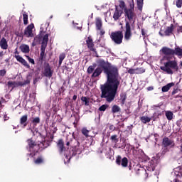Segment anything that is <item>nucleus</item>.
<instances>
[{
	"instance_id": "obj_1",
	"label": "nucleus",
	"mask_w": 182,
	"mask_h": 182,
	"mask_svg": "<svg viewBox=\"0 0 182 182\" xmlns=\"http://www.w3.org/2000/svg\"><path fill=\"white\" fill-rule=\"evenodd\" d=\"M107 77V82L100 85V97L105 99L108 103H112L116 97L120 81L119 80V75Z\"/></svg>"
},
{
	"instance_id": "obj_2",
	"label": "nucleus",
	"mask_w": 182,
	"mask_h": 182,
	"mask_svg": "<svg viewBox=\"0 0 182 182\" xmlns=\"http://www.w3.org/2000/svg\"><path fill=\"white\" fill-rule=\"evenodd\" d=\"M161 52H162L164 59H166L168 62L164 63V66H161V70L163 72H166L168 75H173V70H176V72H178V65L177 64V61L176 60H170V57L176 55V56H182V48L180 47H176L175 50L173 48H170L168 47H163L161 49Z\"/></svg>"
},
{
	"instance_id": "obj_3",
	"label": "nucleus",
	"mask_w": 182,
	"mask_h": 182,
	"mask_svg": "<svg viewBox=\"0 0 182 182\" xmlns=\"http://www.w3.org/2000/svg\"><path fill=\"white\" fill-rule=\"evenodd\" d=\"M129 9H124V16L127 18L129 21H126L125 23V32L124 34V39L127 42H129L132 39V36H133V33H132V26L133 27V24L136 21V13L134 12V0H132L129 1ZM133 21V23L132 26L130 25V22Z\"/></svg>"
},
{
	"instance_id": "obj_4",
	"label": "nucleus",
	"mask_w": 182,
	"mask_h": 182,
	"mask_svg": "<svg viewBox=\"0 0 182 182\" xmlns=\"http://www.w3.org/2000/svg\"><path fill=\"white\" fill-rule=\"evenodd\" d=\"M97 65L98 68L104 70V73L107 75V77L119 76V68L116 65H112L109 62L102 58L97 60Z\"/></svg>"
},
{
	"instance_id": "obj_5",
	"label": "nucleus",
	"mask_w": 182,
	"mask_h": 182,
	"mask_svg": "<svg viewBox=\"0 0 182 182\" xmlns=\"http://www.w3.org/2000/svg\"><path fill=\"white\" fill-rule=\"evenodd\" d=\"M65 146L68 147L71 146L70 149V156L73 157L76 156V154H81L82 149H80V142L75 138V136H69L66 137L65 140Z\"/></svg>"
},
{
	"instance_id": "obj_6",
	"label": "nucleus",
	"mask_w": 182,
	"mask_h": 182,
	"mask_svg": "<svg viewBox=\"0 0 182 182\" xmlns=\"http://www.w3.org/2000/svg\"><path fill=\"white\" fill-rule=\"evenodd\" d=\"M27 143L28 146V150L31 152L30 156H31V157H35L37 153H39L41 146H39V144H37L36 142L32 139V138L28 139L27 140Z\"/></svg>"
},
{
	"instance_id": "obj_7",
	"label": "nucleus",
	"mask_w": 182,
	"mask_h": 182,
	"mask_svg": "<svg viewBox=\"0 0 182 182\" xmlns=\"http://www.w3.org/2000/svg\"><path fill=\"white\" fill-rule=\"evenodd\" d=\"M110 38L115 45H122L123 43V31H117L112 32Z\"/></svg>"
},
{
	"instance_id": "obj_8",
	"label": "nucleus",
	"mask_w": 182,
	"mask_h": 182,
	"mask_svg": "<svg viewBox=\"0 0 182 182\" xmlns=\"http://www.w3.org/2000/svg\"><path fill=\"white\" fill-rule=\"evenodd\" d=\"M163 147H168L169 149H174L176 147V142L174 139H171L168 136H165L162 139Z\"/></svg>"
},
{
	"instance_id": "obj_9",
	"label": "nucleus",
	"mask_w": 182,
	"mask_h": 182,
	"mask_svg": "<svg viewBox=\"0 0 182 182\" xmlns=\"http://www.w3.org/2000/svg\"><path fill=\"white\" fill-rule=\"evenodd\" d=\"M43 75L45 76V77H48V79H50V77L53 76V70H52V67H50L49 63H46L44 65Z\"/></svg>"
},
{
	"instance_id": "obj_10",
	"label": "nucleus",
	"mask_w": 182,
	"mask_h": 182,
	"mask_svg": "<svg viewBox=\"0 0 182 182\" xmlns=\"http://www.w3.org/2000/svg\"><path fill=\"white\" fill-rule=\"evenodd\" d=\"M116 164L117 166H122V167H127L129 164V159L127 157H124L122 159V156L119 155L116 159Z\"/></svg>"
},
{
	"instance_id": "obj_11",
	"label": "nucleus",
	"mask_w": 182,
	"mask_h": 182,
	"mask_svg": "<svg viewBox=\"0 0 182 182\" xmlns=\"http://www.w3.org/2000/svg\"><path fill=\"white\" fill-rule=\"evenodd\" d=\"M18 54V51L16 50L15 52V54ZM14 58L16 59L17 62H19V63H21V65H23V66H25L26 68H27V69H29V68H31V65H29V64H28V62L23 59V58H22V56L18 55H15Z\"/></svg>"
},
{
	"instance_id": "obj_12",
	"label": "nucleus",
	"mask_w": 182,
	"mask_h": 182,
	"mask_svg": "<svg viewBox=\"0 0 182 182\" xmlns=\"http://www.w3.org/2000/svg\"><path fill=\"white\" fill-rule=\"evenodd\" d=\"M86 45H87V48L91 52H95L96 48H95V43L93 42V39L92 38V37L90 36L87 37L86 40Z\"/></svg>"
},
{
	"instance_id": "obj_13",
	"label": "nucleus",
	"mask_w": 182,
	"mask_h": 182,
	"mask_svg": "<svg viewBox=\"0 0 182 182\" xmlns=\"http://www.w3.org/2000/svg\"><path fill=\"white\" fill-rule=\"evenodd\" d=\"M33 28H35V26L33 25V23H31L30 25H28L25 31H24V35H26V36H27V38H32V36H33V33L32 29H33Z\"/></svg>"
},
{
	"instance_id": "obj_14",
	"label": "nucleus",
	"mask_w": 182,
	"mask_h": 182,
	"mask_svg": "<svg viewBox=\"0 0 182 182\" xmlns=\"http://www.w3.org/2000/svg\"><path fill=\"white\" fill-rule=\"evenodd\" d=\"M57 147H58V151L60 154H62L63 151H66V147H65V142L63 141V139H60L57 142Z\"/></svg>"
},
{
	"instance_id": "obj_15",
	"label": "nucleus",
	"mask_w": 182,
	"mask_h": 182,
	"mask_svg": "<svg viewBox=\"0 0 182 182\" xmlns=\"http://www.w3.org/2000/svg\"><path fill=\"white\" fill-rule=\"evenodd\" d=\"M123 15V10H119L117 6L115 7V11L114 12L113 18L115 21H118V19Z\"/></svg>"
},
{
	"instance_id": "obj_16",
	"label": "nucleus",
	"mask_w": 182,
	"mask_h": 182,
	"mask_svg": "<svg viewBox=\"0 0 182 182\" xmlns=\"http://www.w3.org/2000/svg\"><path fill=\"white\" fill-rule=\"evenodd\" d=\"M0 48L1 49H4V50H6L8 49V41H6V38L5 37H3L1 38V33H0Z\"/></svg>"
},
{
	"instance_id": "obj_17",
	"label": "nucleus",
	"mask_w": 182,
	"mask_h": 182,
	"mask_svg": "<svg viewBox=\"0 0 182 182\" xmlns=\"http://www.w3.org/2000/svg\"><path fill=\"white\" fill-rule=\"evenodd\" d=\"M95 26L97 31H102V28H103V21L100 17L95 18Z\"/></svg>"
},
{
	"instance_id": "obj_18",
	"label": "nucleus",
	"mask_w": 182,
	"mask_h": 182,
	"mask_svg": "<svg viewBox=\"0 0 182 182\" xmlns=\"http://www.w3.org/2000/svg\"><path fill=\"white\" fill-rule=\"evenodd\" d=\"M103 72V69L100 68V67H97L96 69L94 70V72L92 73L91 77H99L100 75H102Z\"/></svg>"
},
{
	"instance_id": "obj_19",
	"label": "nucleus",
	"mask_w": 182,
	"mask_h": 182,
	"mask_svg": "<svg viewBox=\"0 0 182 182\" xmlns=\"http://www.w3.org/2000/svg\"><path fill=\"white\" fill-rule=\"evenodd\" d=\"M20 124L23 126V127H26L28 126V115L25 114L23 115L20 118Z\"/></svg>"
},
{
	"instance_id": "obj_20",
	"label": "nucleus",
	"mask_w": 182,
	"mask_h": 182,
	"mask_svg": "<svg viewBox=\"0 0 182 182\" xmlns=\"http://www.w3.org/2000/svg\"><path fill=\"white\" fill-rule=\"evenodd\" d=\"M174 85H175L174 82H170L166 85H164V87H162L161 91L164 92H168L170 89H171V87H173V86Z\"/></svg>"
},
{
	"instance_id": "obj_21",
	"label": "nucleus",
	"mask_w": 182,
	"mask_h": 182,
	"mask_svg": "<svg viewBox=\"0 0 182 182\" xmlns=\"http://www.w3.org/2000/svg\"><path fill=\"white\" fill-rule=\"evenodd\" d=\"M173 31H174V27L173 24H171V26L167 27L164 31L165 36H170L173 33Z\"/></svg>"
},
{
	"instance_id": "obj_22",
	"label": "nucleus",
	"mask_w": 182,
	"mask_h": 182,
	"mask_svg": "<svg viewBox=\"0 0 182 182\" xmlns=\"http://www.w3.org/2000/svg\"><path fill=\"white\" fill-rule=\"evenodd\" d=\"M174 174L176 177L181 178L182 177V166H178L174 168Z\"/></svg>"
},
{
	"instance_id": "obj_23",
	"label": "nucleus",
	"mask_w": 182,
	"mask_h": 182,
	"mask_svg": "<svg viewBox=\"0 0 182 182\" xmlns=\"http://www.w3.org/2000/svg\"><path fill=\"white\" fill-rule=\"evenodd\" d=\"M20 50H21V52H23V53H29V46L26 44H23L20 46Z\"/></svg>"
},
{
	"instance_id": "obj_24",
	"label": "nucleus",
	"mask_w": 182,
	"mask_h": 182,
	"mask_svg": "<svg viewBox=\"0 0 182 182\" xmlns=\"http://www.w3.org/2000/svg\"><path fill=\"white\" fill-rule=\"evenodd\" d=\"M140 120L144 124H146V123H150L151 121V118L147 117V116H142L140 118Z\"/></svg>"
},
{
	"instance_id": "obj_25",
	"label": "nucleus",
	"mask_w": 182,
	"mask_h": 182,
	"mask_svg": "<svg viewBox=\"0 0 182 182\" xmlns=\"http://www.w3.org/2000/svg\"><path fill=\"white\" fill-rule=\"evenodd\" d=\"M96 63H93L92 65H90L87 70V72L89 75L90 74H93V73L95 72V69H96Z\"/></svg>"
},
{
	"instance_id": "obj_26",
	"label": "nucleus",
	"mask_w": 182,
	"mask_h": 182,
	"mask_svg": "<svg viewBox=\"0 0 182 182\" xmlns=\"http://www.w3.org/2000/svg\"><path fill=\"white\" fill-rule=\"evenodd\" d=\"M41 144H42V149L45 150V149L49 147L50 146V141L49 140H44L42 142H41Z\"/></svg>"
},
{
	"instance_id": "obj_27",
	"label": "nucleus",
	"mask_w": 182,
	"mask_h": 182,
	"mask_svg": "<svg viewBox=\"0 0 182 182\" xmlns=\"http://www.w3.org/2000/svg\"><path fill=\"white\" fill-rule=\"evenodd\" d=\"M139 165H136V167L134 168V170L136 171V174L139 176L140 174H143V173H146V170L141 168H139Z\"/></svg>"
},
{
	"instance_id": "obj_28",
	"label": "nucleus",
	"mask_w": 182,
	"mask_h": 182,
	"mask_svg": "<svg viewBox=\"0 0 182 182\" xmlns=\"http://www.w3.org/2000/svg\"><path fill=\"white\" fill-rule=\"evenodd\" d=\"M81 101L85 102V106H89V105H90V98L87 97H82Z\"/></svg>"
},
{
	"instance_id": "obj_29",
	"label": "nucleus",
	"mask_w": 182,
	"mask_h": 182,
	"mask_svg": "<svg viewBox=\"0 0 182 182\" xmlns=\"http://www.w3.org/2000/svg\"><path fill=\"white\" fill-rule=\"evenodd\" d=\"M65 58H66V54L65 53H62L59 55V66L62 65V62L65 60Z\"/></svg>"
},
{
	"instance_id": "obj_30",
	"label": "nucleus",
	"mask_w": 182,
	"mask_h": 182,
	"mask_svg": "<svg viewBox=\"0 0 182 182\" xmlns=\"http://www.w3.org/2000/svg\"><path fill=\"white\" fill-rule=\"evenodd\" d=\"M119 8H121V11H124L125 9H127V7L126 6V3H124V1H119Z\"/></svg>"
},
{
	"instance_id": "obj_31",
	"label": "nucleus",
	"mask_w": 182,
	"mask_h": 182,
	"mask_svg": "<svg viewBox=\"0 0 182 182\" xmlns=\"http://www.w3.org/2000/svg\"><path fill=\"white\" fill-rule=\"evenodd\" d=\"M126 99H127V95H126V93H122L120 95V100L122 102V105H124V103H126Z\"/></svg>"
},
{
	"instance_id": "obj_32",
	"label": "nucleus",
	"mask_w": 182,
	"mask_h": 182,
	"mask_svg": "<svg viewBox=\"0 0 182 182\" xmlns=\"http://www.w3.org/2000/svg\"><path fill=\"white\" fill-rule=\"evenodd\" d=\"M112 112L113 113H119V112H120V107L116 105H113L112 107Z\"/></svg>"
},
{
	"instance_id": "obj_33",
	"label": "nucleus",
	"mask_w": 182,
	"mask_h": 182,
	"mask_svg": "<svg viewBox=\"0 0 182 182\" xmlns=\"http://www.w3.org/2000/svg\"><path fill=\"white\" fill-rule=\"evenodd\" d=\"M165 114L168 120H173V112L171 111H167Z\"/></svg>"
},
{
	"instance_id": "obj_34",
	"label": "nucleus",
	"mask_w": 182,
	"mask_h": 182,
	"mask_svg": "<svg viewBox=\"0 0 182 182\" xmlns=\"http://www.w3.org/2000/svg\"><path fill=\"white\" fill-rule=\"evenodd\" d=\"M143 1L144 0H136L139 11H142L143 9Z\"/></svg>"
},
{
	"instance_id": "obj_35",
	"label": "nucleus",
	"mask_w": 182,
	"mask_h": 182,
	"mask_svg": "<svg viewBox=\"0 0 182 182\" xmlns=\"http://www.w3.org/2000/svg\"><path fill=\"white\" fill-rule=\"evenodd\" d=\"M48 41H49V34H46L43 38V41L41 43L44 45H48Z\"/></svg>"
},
{
	"instance_id": "obj_36",
	"label": "nucleus",
	"mask_w": 182,
	"mask_h": 182,
	"mask_svg": "<svg viewBox=\"0 0 182 182\" xmlns=\"http://www.w3.org/2000/svg\"><path fill=\"white\" fill-rule=\"evenodd\" d=\"M135 71L136 72V75H141V73H144L146 72V69L143 68H136Z\"/></svg>"
},
{
	"instance_id": "obj_37",
	"label": "nucleus",
	"mask_w": 182,
	"mask_h": 182,
	"mask_svg": "<svg viewBox=\"0 0 182 182\" xmlns=\"http://www.w3.org/2000/svg\"><path fill=\"white\" fill-rule=\"evenodd\" d=\"M35 164H43V158L42 156H40L36 159V160L34 161Z\"/></svg>"
},
{
	"instance_id": "obj_38",
	"label": "nucleus",
	"mask_w": 182,
	"mask_h": 182,
	"mask_svg": "<svg viewBox=\"0 0 182 182\" xmlns=\"http://www.w3.org/2000/svg\"><path fill=\"white\" fill-rule=\"evenodd\" d=\"M89 130L86 128H82L81 130L82 134L85 136V137H89Z\"/></svg>"
},
{
	"instance_id": "obj_39",
	"label": "nucleus",
	"mask_w": 182,
	"mask_h": 182,
	"mask_svg": "<svg viewBox=\"0 0 182 182\" xmlns=\"http://www.w3.org/2000/svg\"><path fill=\"white\" fill-rule=\"evenodd\" d=\"M109 107L108 105H102L101 107H99L98 110L100 112H106V109Z\"/></svg>"
},
{
	"instance_id": "obj_40",
	"label": "nucleus",
	"mask_w": 182,
	"mask_h": 182,
	"mask_svg": "<svg viewBox=\"0 0 182 182\" xmlns=\"http://www.w3.org/2000/svg\"><path fill=\"white\" fill-rule=\"evenodd\" d=\"M31 83V80H26L24 82H18V86H25V85H29Z\"/></svg>"
},
{
	"instance_id": "obj_41",
	"label": "nucleus",
	"mask_w": 182,
	"mask_h": 182,
	"mask_svg": "<svg viewBox=\"0 0 182 182\" xmlns=\"http://www.w3.org/2000/svg\"><path fill=\"white\" fill-rule=\"evenodd\" d=\"M23 18L24 25H28V14H26V12L23 13Z\"/></svg>"
},
{
	"instance_id": "obj_42",
	"label": "nucleus",
	"mask_w": 182,
	"mask_h": 182,
	"mask_svg": "<svg viewBox=\"0 0 182 182\" xmlns=\"http://www.w3.org/2000/svg\"><path fill=\"white\" fill-rule=\"evenodd\" d=\"M110 140L113 141V143H117L119 141V138H117V135L114 134L111 136Z\"/></svg>"
},
{
	"instance_id": "obj_43",
	"label": "nucleus",
	"mask_w": 182,
	"mask_h": 182,
	"mask_svg": "<svg viewBox=\"0 0 182 182\" xmlns=\"http://www.w3.org/2000/svg\"><path fill=\"white\" fill-rule=\"evenodd\" d=\"M35 42H41L42 41V34H38L34 38Z\"/></svg>"
},
{
	"instance_id": "obj_44",
	"label": "nucleus",
	"mask_w": 182,
	"mask_h": 182,
	"mask_svg": "<svg viewBox=\"0 0 182 182\" xmlns=\"http://www.w3.org/2000/svg\"><path fill=\"white\" fill-rule=\"evenodd\" d=\"M32 123L35 124L41 123V118H39L38 117L33 118V119L32 120Z\"/></svg>"
},
{
	"instance_id": "obj_45",
	"label": "nucleus",
	"mask_w": 182,
	"mask_h": 182,
	"mask_svg": "<svg viewBox=\"0 0 182 182\" xmlns=\"http://www.w3.org/2000/svg\"><path fill=\"white\" fill-rule=\"evenodd\" d=\"M46 46H48V44L41 43V52H45L46 50Z\"/></svg>"
},
{
	"instance_id": "obj_46",
	"label": "nucleus",
	"mask_w": 182,
	"mask_h": 182,
	"mask_svg": "<svg viewBox=\"0 0 182 182\" xmlns=\"http://www.w3.org/2000/svg\"><path fill=\"white\" fill-rule=\"evenodd\" d=\"M169 147H164V149H162V154H166V153H168V151H170V149H168Z\"/></svg>"
},
{
	"instance_id": "obj_47",
	"label": "nucleus",
	"mask_w": 182,
	"mask_h": 182,
	"mask_svg": "<svg viewBox=\"0 0 182 182\" xmlns=\"http://www.w3.org/2000/svg\"><path fill=\"white\" fill-rule=\"evenodd\" d=\"M26 58H27L28 62H30V63H32V65H35V60H33V58H31L28 55H26Z\"/></svg>"
},
{
	"instance_id": "obj_48",
	"label": "nucleus",
	"mask_w": 182,
	"mask_h": 182,
	"mask_svg": "<svg viewBox=\"0 0 182 182\" xmlns=\"http://www.w3.org/2000/svg\"><path fill=\"white\" fill-rule=\"evenodd\" d=\"M128 73H130V75H136V69L131 68L128 70Z\"/></svg>"
},
{
	"instance_id": "obj_49",
	"label": "nucleus",
	"mask_w": 182,
	"mask_h": 182,
	"mask_svg": "<svg viewBox=\"0 0 182 182\" xmlns=\"http://www.w3.org/2000/svg\"><path fill=\"white\" fill-rule=\"evenodd\" d=\"M176 6H177V8H181V6H182V0H177L176 1Z\"/></svg>"
},
{
	"instance_id": "obj_50",
	"label": "nucleus",
	"mask_w": 182,
	"mask_h": 182,
	"mask_svg": "<svg viewBox=\"0 0 182 182\" xmlns=\"http://www.w3.org/2000/svg\"><path fill=\"white\" fill-rule=\"evenodd\" d=\"M43 58H45V52L41 51L39 59L41 62L43 60Z\"/></svg>"
},
{
	"instance_id": "obj_51",
	"label": "nucleus",
	"mask_w": 182,
	"mask_h": 182,
	"mask_svg": "<svg viewBox=\"0 0 182 182\" xmlns=\"http://www.w3.org/2000/svg\"><path fill=\"white\" fill-rule=\"evenodd\" d=\"M5 75H6V70H0V76L4 77Z\"/></svg>"
},
{
	"instance_id": "obj_52",
	"label": "nucleus",
	"mask_w": 182,
	"mask_h": 182,
	"mask_svg": "<svg viewBox=\"0 0 182 182\" xmlns=\"http://www.w3.org/2000/svg\"><path fill=\"white\" fill-rule=\"evenodd\" d=\"M109 130H111V132H114V130H116V127L113 124L109 125Z\"/></svg>"
},
{
	"instance_id": "obj_53",
	"label": "nucleus",
	"mask_w": 182,
	"mask_h": 182,
	"mask_svg": "<svg viewBox=\"0 0 182 182\" xmlns=\"http://www.w3.org/2000/svg\"><path fill=\"white\" fill-rule=\"evenodd\" d=\"M8 86H15V82L14 81H9L7 82Z\"/></svg>"
},
{
	"instance_id": "obj_54",
	"label": "nucleus",
	"mask_w": 182,
	"mask_h": 182,
	"mask_svg": "<svg viewBox=\"0 0 182 182\" xmlns=\"http://www.w3.org/2000/svg\"><path fill=\"white\" fill-rule=\"evenodd\" d=\"M176 93H178V89H175L172 91L171 95L174 96V95H176Z\"/></svg>"
},
{
	"instance_id": "obj_55",
	"label": "nucleus",
	"mask_w": 182,
	"mask_h": 182,
	"mask_svg": "<svg viewBox=\"0 0 182 182\" xmlns=\"http://www.w3.org/2000/svg\"><path fill=\"white\" fill-rule=\"evenodd\" d=\"M141 35L144 36V38H146V31H144V28H141Z\"/></svg>"
},
{
	"instance_id": "obj_56",
	"label": "nucleus",
	"mask_w": 182,
	"mask_h": 182,
	"mask_svg": "<svg viewBox=\"0 0 182 182\" xmlns=\"http://www.w3.org/2000/svg\"><path fill=\"white\" fill-rule=\"evenodd\" d=\"M98 31H100V35H101V36H102V35H105V30H103V29L101 28V30H98Z\"/></svg>"
},
{
	"instance_id": "obj_57",
	"label": "nucleus",
	"mask_w": 182,
	"mask_h": 182,
	"mask_svg": "<svg viewBox=\"0 0 182 182\" xmlns=\"http://www.w3.org/2000/svg\"><path fill=\"white\" fill-rule=\"evenodd\" d=\"M37 43H38L35 41V40H33V41L32 43V46H36Z\"/></svg>"
},
{
	"instance_id": "obj_58",
	"label": "nucleus",
	"mask_w": 182,
	"mask_h": 182,
	"mask_svg": "<svg viewBox=\"0 0 182 182\" xmlns=\"http://www.w3.org/2000/svg\"><path fill=\"white\" fill-rule=\"evenodd\" d=\"M92 52L95 53L96 58H99V54L97 53V51H96V48H95V51H92Z\"/></svg>"
},
{
	"instance_id": "obj_59",
	"label": "nucleus",
	"mask_w": 182,
	"mask_h": 182,
	"mask_svg": "<svg viewBox=\"0 0 182 182\" xmlns=\"http://www.w3.org/2000/svg\"><path fill=\"white\" fill-rule=\"evenodd\" d=\"M153 89H154L153 87H147L148 91L153 90Z\"/></svg>"
},
{
	"instance_id": "obj_60",
	"label": "nucleus",
	"mask_w": 182,
	"mask_h": 182,
	"mask_svg": "<svg viewBox=\"0 0 182 182\" xmlns=\"http://www.w3.org/2000/svg\"><path fill=\"white\" fill-rule=\"evenodd\" d=\"M76 99H77V95H74L73 97V100H76Z\"/></svg>"
},
{
	"instance_id": "obj_61",
	"label": "nucleus",
	"mask_w": 182,
	"mask_h": 182,
	"mask_svg": "<svg viewBox=\"0 0 182 182\" xmlns=\"http://www.w3.org/2000/svg\"><path fill=\"white\" fill-rule=\"evenodd\" d=\"M50 139H51V141H53L54 136H53V135H51V136H50Z\"/></svg>"
},
{
	"instance_id": "obj_62",
	"label": "nucleus",
	"mask_w": 182,
	"mask_h": 182,
	"mask_svg": "<svg viewBox=\"0 0 182 182\" xmlns=\"http://www.w3.org/2000/svg\"><path fill=\"white\" fill-rule=\"evenodd\" d=\"M2 56H4V52H0V58H2Z\"/></svg>"
},
{
	"instance_id": "obj_63",
	"label": "nucleus",
	"mask_w": 182,
	"mask_h": 182,
	"mask_svg": "<svg viewBox=\"0 0 182 182\" xmlns=\"http://www.w3.org/2000/svg\"><path fill=\"white\" fill-rule=\"evenodd\" d=\"M154 137H159V134H154Z\"/></svg>"
},
{
	"instance_id": "obj_64",
	"label": "nucleus",
	"mask_w": 182,
	"mask_h": 182,
	"mask_svg": "<svg viewBox=\"0 0 182 182\" xmlns=\"http://www.w3.org/2000/svg\"><path fill=\"white\" fill-rule=\"evenodd\" d=\"M132 165H129V170H132Z\"/></svg>"
}]
</instances>
